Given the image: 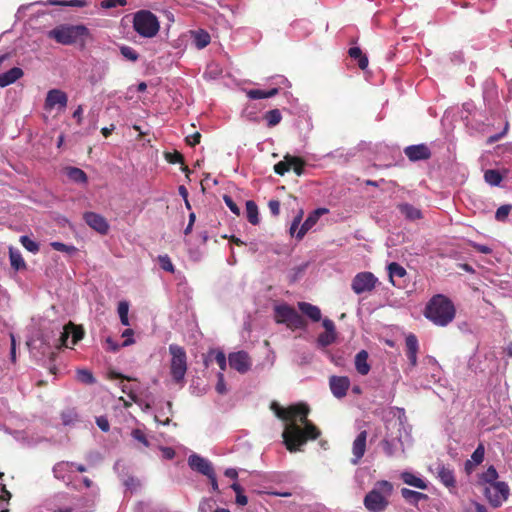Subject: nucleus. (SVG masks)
<instances>
[{
    "label": "nucleus",
    "mask_w": 512,
    "mask_h": 512,
    "mask_svg": "<svg viewBox=\"0 0 512 512\" xmlns=\"http://www.w3.org/2000/svg\"><path fill=\"white\" fill-rule=\"evenodd\" d=\"M310 408L305 403L290 405L287 408L277 406L276 416L288 423L282 433L286 449L291 452L301 451L310 440H316L320 435V429L308 419Z\"/></svg>",
    "instance_id": "f257e3e1"
},
{
    "label": "nucleus",
    "mask_w": 512,
    "mask_h": 512,
    "mask_svg": "<svg viewBox=\"0 0 512 512\" xmlns=\"http://www.w3.org/2000/svg\"><path fill=\"white\" fill-rule=\"evenodd\" d=\"M424 316L433 324L445 327L454 320L456 308L447 296L436 294L427 302Z\"/></svg>",
    "instance_id": "f03ea898"
},
{
    "label": "nucleus",
    "mask_w": 512,
    "mask_h": 512,
    "mask_svg": "<svg viewBox=\"0 0 512 512\" xmlns=\"http://www.w3.org/2000/svg\"><path fill=\"white\" fill-rule=\"evenodd\" d=\"M47 36L61 45H77L84 49L91 33L83 24H60L48 31Z\"/></svg>",
    "instance_id": "7ed1b4c3"
},
{
    "label": "nucleus",
    "mask_w": 512,
    "mask_h": 512,
    "mask_svg": "<svg viewBox=\"0 0 512 512\" xmlns=\"http://www.w3.org/2000/svg\"><path fill=\"white\" fill-rule=\"evenodd\" d=\"M394 490L393 484L387 480L377 481L373 489L366 494L364 505L371 512H382L388 505V498Z\"/></svg>",
    "instance_id": "20e7f679"
},
{
    "label": "nucleus",
    "mask_w": 512,
    "mask_h": 512,
    "mask_svg": "<svg viewBox=\"0 0 512 512\" xmlns=\"http://www.w3.org/2000/svg\"><path fill=\"white\" fill-rule=\"evenodd\" d=\"M132 23L133 29L144 38H153L160 30L157 16L149 10H139L134 13Z\"/></svg>",
    "instance_id": "39448f33"
},
{
    "label": "nucleus",
    "mask_w": 512,
    "mask_h": 512,
    "mask_svg": "<svg viewBox=\"0 0 512 512\" xmlns=\"http://www.w3.org/2000/svg\"><path fill=\"white\" fill-rule=\"evenodd\" d=\"M276 323L285 324L291 330L304 329L306 320L290 305L281 304L274 308Z\"/></svg>",
    "instance_id": "423d86ee"
},
{
    "label": "nucleus",
    "mask_w": 512,
    "mask_h": 512,
    "mask_svg": "<svg viewBox=\"0 0 512 512\" xmlns=\"http://www.w3.org/2000/svg\"><path fill=\"white\" fill-rule=\"evenodd\" d=\"M169 353L171 354L170 373L176 383L184 380L187 371V355L183 347L177 344L169 346Z\"/></svg>",
    "instance_id": "0eeeda50"
},
{
    "label": "nucleus",
    "mask_w": 512,
    "mask_h": 512,
    "mask_svg": "<svg viewBox=\"0 0 512 512\" xmlns=\"http://www.w3.org/2000/svg\"><path fill=\"white\" fill-rule=\"evenodd\" d=\"M378 283L377 277L372 272H359L352 279L351 289L357 295L370 293L376 288Z\"/></svg>",
    "instance_id": "6e6552de"
},
{
    "label": "nucleus",
    "mask_w": 512,
    "mask_h": 512,
    "mask_svg": "<svg viewBox=\"0 0 512 512\" xmlns=\"http://www.w3.org/2000/svg\"><path fill=\"white\" fill-rule=\"evenodd\" d=\"M484 494L490 505L498 508L508 499L510 489L506 482L501 481L486 487Z\"/></svg>",
    "instance_id": "1a4fd4ad"
},
{
    "label": "nucleus",
    "mask_w": 512,
    "mask_h": 512,
    "mask_svg": "<svg viewBox=\"0 0 512 512\" xmlns=\"http://www.w3.org/2000/svg\"><path fill=\"white\" fill-rule=\"evenodd\" d=\"M228 361L230 367L241 374L248 372L252 365L251 358L245 351L230 353Z\"/></svg>",
    "instance_id": "9d476101"
},
{
    "label": "nucleus",
    "mask_w": 512,
    "mask_h": 512,
    "mask_svg": "<svg viewBox=\"0 0 512 512\" xmlns=\"http://www.w3.org/2000/svg\"><path fill=\"white\" fill-rule=\"evenodd\" d=\"M85 223L101 235H106L109 232V223L105 217L95 212H85L83 214Z\"/></svg>",
    "instance_id": "9b49d317"
},
{
    "label": "nucleus",
    "mask_w": 512,
    "mask_h": 512,
    "mask_svg": "<svg viewBox=\"0 0 512 512\" xmlns=\"http://www.w3.org/2000/svg\"><path fill=\"white\" fill-rule=\"evenodd\" d=\"M68 103L67 94L60 89H51L48 91L44 103V108L47 111H51L56 105L61 109L66 108Z\"/></svg>",
    "instance_id": "f8f14e48"
},
{
    "label": "nucleus",
    "mask_w": 512,
    "mask_h": 512,
    "mask_svg": "<svg viewBox=\"0 0 512 512\" xmlns=\"http://www.w3.org/2000/svg\"><path fill=\"white\" fill-rule=\"evenodd\" d=\"M329 386L332 394L341 399L346 396L347 391L350 387V380L346 376H331L329 378Z\"/></svg>",
    "instance_id": "ddd939ff"
},
{
    "label": "nucleus",
    "mask_w": 512,
    "mask_h": 512,
    "mask_svg": "<svg viewBox=\"0 0 512 512\" xmlns=\"http://www.w3.org/2000/svg\"><path fill=\"white\" fill-rule=\"evenodd\" d=\"M188 464L192 470L197 471L207 477H211L214 472L212 464L207 459L197 454H192L189 456Z\"/></svg>",
    "instance_id": "4468645a"
},
{
    "label": "nucleus",
    "mask_w": 512,
    "mask_h": 512,
    "mask_svg": "<svg viewBox=\"0 0 512 512\" xmlns=\"http://www.w3.org/2000/svg\"><path fill=\"white\" fill-rule=\"evenodd\" d=\"M404 153L410 161L427 160L431 157V151L425 144L411 145L404 149Z\"/></svg>",
    "instance_id": "2eb2a0df"
},
{
    "label": "nucleus",
    "mask_w": 512,
    "mask_h": 512,
    "mask_svg": "<svg viewBox=\"0 0 512 512\" xmlns=\"http://www.w3.org/2000/svg\"><path fill=\"white\" fill-rule=\"evenodd\" d=\"M366 440H367V431H361L357 437L355 438L353 445H352V453H353V459L351 462L353 464H358L359 461L362 459L366 452Z\"/></svg>",
    "instance_id": "dca6fc26"
},
{
    "label": "nucleus",
    "mask_w": 512,
    "mask_h": 512,
    "mask_svg": "<svg viewBox=\"0 0 512 512\" xmlns=\"http://www.w3.org/2000/svg\"><path fill=\"white\" fill-rule=\"evenodd\" d=\"M49 512H75V508L71 505V497L68 494H60L50 503L47 508Z\"/></svg>",
    "instance_id": "f3484780"
},
{
    "label": "nucleus",
    "mask_w": 512,
    "mask_h": 512,
    "mask_svg": "<svg viewBox=\"0 0 512 512\" xmlns=\"http://www.w3.org/2000/svg\"><path fill=\"white\" fill-rule=\"evenodd\" d=\"M406 356L411 367L417 365V354L419 351V343L416 335L410 333L405 338Z\"/></svg>",
    "instance_id": "a211bd4d"
},
{
    "label": "nucleus",
    "mask_w": 512,
    "mask_h": 512,
    "mask_svg": "<svg viewBox=\"0 0 512 512\" xmlns=\"http://www.w3.org/2000/svg\"><path fill=\"white\" fill-rule=\"evenodd\" d=\"M24 72L19 67H13L5 73L0 74V87H6L22 78Z\"/></svg>",
    "instance_id": "6ab92c4d"
},
{
    "label": "nucleus",
    "mask_w": 512,
    "mask_h": 512,
    "mask_svg": "<svg viewBox=\"0 0 512 512\" xmlns=\"http://www.w3.org/2000/svg\"><path fill=\"white\" fill-rule=\"evenodd\" d=\"M438 478L448 488H454L456 485L454 471L449 466L439 465Z\"/></svg>",
    "instance_id": "aec40b11"
},
{
    "label": "nucleus",
    "mask_w": 512,
    "mask_h": 512,
    "mask_svg": "<svg viewBox=\"0 0 512 512\" xmlns=\"http://www.w3.org/2000/svg\"><path fill=\"white\" fill-rule=\"evenodd\" d=\"M397 208L407 220L415 221L423 217L421 210L409 203L398 204Z\"/></svg>",
    "instance_id": "412c9836"
},
{
    "label": "nucleus",
    "mask_w": 512,
    "mask_h": 512,
    "mask_svg": "<svg viewBox=\"0 0 512 512\" xmlns=\"http://www.w3.org/2000/svg\"><path fill=\"white\" fill-rule=\"evenodd\" d=\"M368 357L369 355L366 350L359 351L355 356V368L360 375H367L371 369Z\"/></svg>",
    "instance_id": "4be33fe9"
},
{
    "label": "nucleus",
    "mask_w": 512,
    "mask_h": 512,
    "mask_svg": "<svg viewBox=\"0 0 512 512\" xmlns=\"http://www.w3.org/2000/svg\"><path fill=\"white\" fill-rule=\"evenodd\" d=\"M298 308L303 314H305L314 322H318L321 319V310L315 305H312L308 302H299Z\"/></svg>",
    "instance_id": "5701e85b"
},
{
    "label": "nucleus",
    "mask_w": 512,
    "mask_h": 512,
    "mask_svg": "<svg viewBox=\"0 0 512 512\" xmlns=\"http://www.w3.org/2000/svg\"><path fill=\"white\" fill-rule=\"evenodd\" d=\"M400 477L405 484L415 488L425 490L428 487L427 483L422 478L414 475L411 472H402Z\"/></svg>",
    "instance_id": "b1692460"
},
{
    "label": "nucleus",
    "mask_w": 512,
    "mask_h": 512,
    "mask_svg": "<svg viewBox=\"0 0 512 512\" xmlns=\"http://www.w3.org/2000/svg\"><path fill=\"white\" fill-rule=\"evenodd\" d=\"M401 495L405 499L406 502H408L412 505H417L419 501L428 499V496L426 494L417 492V491H413L408 488H402Z\"/></svg>",
    "instance_id": "393cba45"
},
{
    "label": "nucleus",
    "mask_w": 512,
    "mask_h": 512,
    "mask_svg": "<svg viewBox=\"0 0 512 512\" xmlns=\"http://www.w3.org/2000/svg\"><path fill=\"white\" fill-rule=\"evenodd\" d=\"M9 258L12 268L15 270H22L26 268V263L18 250L14 248H9Z\"/></svg>",
    "instance_id": "a878e982"
},
{
    "label": "nucleus",
    "mask_w": 512,
    "mask_h": 512,
    "mask_svg": "<svg viewBox=\"0 0 512 512\" xmlns=\"http://www.w3.org/2000/svg\"><path fill=\"white\" fill-rule=\"evenodd\" d=\"M348 54L352 59L358 61V66L361 70H365L367 68L368 58L365 54H363L359 47H351L348 51Z\"/></svg>",
    "instance_id": "bb28decb"
},
{
    "label": "nucleus",
    "mask_w": 512,
    "mask_h": 512,
    "mask_svg": "<svg viewBox=\"0 0 512 512\" xmlns=\"http://www.w3.org/2000/svg\"><path fill=\"white\" fill-rule=\"evenodd\" d=\"M279 93L278 88H272L270 90L264 91L260 89H251L247 92V96L250 99L257 100V99H264V98H271Z\"/></svg>",
    "instance_id": "cd10ccee"
},
{
    "label": "nucleus",
    "mask_w": 512,
    "mask_h": 512,
    "mask_svg": "<svg viewBox=\"0 0 512 512\" xmlns=\"http://www.w3.org/2000/svg\"><path fill=\"white\" fill-rule=\"evenodd\" d=\"M259 212H258V206L256 205V203L252 200H248L246 202V216H247V220L252 224V225H257L259 224Z\"/></svg>",
    "instance_id": "c85d7f7f"
},
{
    "label": "nucleus",
    "mask_w": 512,
    "mask_h": 512,
    "mask_svg": "<svg viewBox=\"0 0 512 512\" xmlns=\"http://www.w3.org/2000/svg\"><path fill=\"white\" fill-rule=\"evenodd\" d=\"M388 272H389V279L390 282L396 286V283L394 281L395 277H404L406 275V270L404 267H402L400 264L396 262H392L388 265Z\"/></svg>",
    "instance_id": "c756f323"
},
{
    "label": "nucleus",
    "mask_w": 512,
    "mask_h": 512,
    "mask_svg": "<svg viewBox=\"0 0 512 512\" xmlns=\"http://www.w3.org/2000/svg\"><path fill=\"white\" fill-rule=\"evenodd\" d=\"M71 328H74V323L69 322L63 327L62 331L59 332L57 348L69 347L68 340L70 338Z\"/></svg>",
    "instance_id": "7c9ffc66"
},
{
    "label": "nucleus",
    "mask_w": 512,
    "mask_h": 512,
    "mask_svg": "<svg viewBox=\"0 0 512 512\" xmlns=\"http://www.w3.org/2000/svg\"><path fill=\"white\" fill-rule=\"evenodd\" d=\"M164 157H165L166 161L171 164H176V163L182 164L183 165L182 170L184 172H186V173L190 172L189 168L184 164V157L180 152H178L176 150L174 152H165Z\"/></svg>",
    "instance_id": "2f4dec72"
},
{
    "label": "nucleus",
    "mask_w": 512,
    "mask_h": 512,
    "mask_svg": "<svg viewBox=\"0 0 512 512\" xmlns=\"http://www.w3.org/2000/svg\"><path fill=\"white\" fill-rule=\"evenodd\" d=\"M317 221L318 219L311 212L298 230L296 234L297 239H302L305 234L317 223Z\"/></svg>",
    "instance_id": "473e14b6"
},
{
    "label": "nucleus",
    "mask_w": 512,
    "mask_h": 512,
    "mask_svg": "<svg viewBox=\"0 0 512 512\" xmlns=\"http://www.w3.org/2000/svg\"><path fill=\"white\" fill-rule=\"evenodd\" d=\"M264 119L266 120L268 127H274L281 122L282 115L279 109H272L264 114Z\"/></svg>",
    "instance_id": "72a5a7b5"
},
{
    "label": "nucleus",
    "mask_w": 512,
    "mask_h": 512,
    "mask_svg": "<svg viewBox=\"0 0 512 512\" xmlns=\"http://www.w3.org/2000/svg\"><path fill=\"white\" fill-rule=\"evenodd\" d=\"M67 175L71 180H73L76 183H86L87 182V175L80 168H76V167L68 168Z\"/></svg>",
    "instance_id": "f704fd0d"
},
{
    "label": "nucleus",
    "mask_w": 512,
    "mask_h": 512,
    "mask_svg": "<svg viewBox=\"0 0 512 512\" xmlns=\"http://www.w3.org/2000/svg\"><path fill=\"white\" fill-rule=\"evenodd\" d=\"M484 179L488 184L498 186L502 182L503 177L498 170L489 169L485 171Z\"/></svg>",
    "instance_id": "c9c22d12"
},
{
    "label": "nucleus",
    "mask_w": 512,
    "mask_h": 512,
    "mask_svg": "<svg viewBox=\"0 0 512 512\" xmlns=\"http://www.w3.org/2000/svg\"><path fill=\"white\" fill-rule=\"evenodd\" d=\"M210 40V35L204 30H200L194 34V43L198 49L205 48L210 43Z\"/></svg>",
    "instance_id": "e433bc0d"
},
{
    "label": "nucleus",
    "mask_w": 512,
    "mask_h": 512,
    "mask_svg": "<svg viewBox=\"0 0 512 512\" xmlns=\"http://www.w3.org/2000/svg\"><path fill=\"white\" fill-rule=\"evenodd\" d=\"M498 478V472L495 469L494 466H489L485 472H483L480 476V481L483 483H488L490 485H493L494 483H497L496 481Z\"/></svg>",
    "instance_id": "4c0bfd02"
},
{
    "label": "nucleus",
    "mask_w": 512,
    "mask_h": 512,
    "mask_svg": "<svg viewBox=\"0 0 512 512\" xmlns=\"http://www.w3.org/2000/svg\"><path fill=\"white\" fill-rule=\"evenodd\" d=\"M291 170L290 155L284 156L283 160L274 165V171L276 174L283 176L286 172Z\"/></svg>",
    "instance_id": "58836bf2"
},
{
    "label": "nucleus",
    "mask_w": 512,
    "mask_h": 512,
    "mask_svg": "<svg viewBox=\"0 0 512 512\" xmlns=\"http://www.w3.org/2000/svg\"><path fill=\"white\" fill-rule=\"evenodd\" d=\"M11 497L12 495L10 491H8L6 486L2 484L0 487V512H9V509L6 506L8 505Z\"/></svg>",
    "instance_id": "ea45409f"
},
{
    "label": "nucleus",
    "mask_w": 512,
    "mask_h": 512,
    "mask_svg": "<svg viewBox=\"0 0 512 512\" xmlns=\"http://www.w3.org/2000/svg\"><path fill=\"white\" fill-rule=\"evenodd\" d=\"M73 465H74L73 462H64V461H62V462L57 463L53 467L54 476L57 479L64 480L65 479L64 473L68 470L69 467H72Z\"/></svg>",
    "instance_id": "a19ab883"
},
{
    "label": "nucleus",
    "mask_w": 512,
    "mask_h": 512,
    "mask_svg": "<svg viewBox=\"0 0 512 512\" xmlns=\"http://www.w3.org/2000/svg\"><path fill=\"white\" fill-rule=\"evenodd\" d=\"M291 169L296 173V175L301 176L304 173V167L306 162L297 156L290 155Z\"/></svg>",
    "instance_id": "79ce46f5"
},
{
    "label": "nucleus",
    "mask_w": 512,
    "mask_h": 512,
    "mask_svg": "<svg viewBox=\"0 0 512 512\" xmlns=\"http://www.w3.org/2000/svg\"><path fill=\"white\" fill-rule=\"evenodd\" d=\"M128 312H129V304L126 301H121L118 304V314L120 317V321L122 325L129 326V318H128Z\"/></svg>",
    "instance_id": "37998d69"
},
{
    "label": "nucleus",
    "mask_w": 512,
    "mask_h": 512,
    "mask_svg": "<svg viewBox=\"0 0 512 512\" xmlns=\"http://www.w3.org/2000/svg\"><path fill=\"white\" fill-rule=\"evenodd\" d=\"M336 339V333H331V332H323L321 334H319L318 336V344L322 347H326V346H329L331 345Z\"/></svg>",
    "instance_id": "c03bdc74"
},
{
    "label": "nucleus",
    "mask_w": 512,
    "mask_h": 512,
    "mask_svg": "<svg viewBox=\"0 0 512 512\" xmlns=\"http://www.w3.org/2000/svg\"><path fill=\"white\" fill-rule=\"evenodd\" d=\"M158 262L160 264V267L167 272L174 273L175 267L171 261V258L167 255H159L158 256Z\"/></svg>",
    "instance_id": "a18cd8bd"
},
{
    "label": "nucleus",
    "mask_w": 512,
    "mask_h": 512,
    "mask_svg": "<svg viewBox=\"0 0 512 512\" xmlns=\"http://www.w3.org/2000/svg\"><path fill=\"white\" fill-rule=\"evenodd\" d=\"M512 210V205L506 204L500 206L495 213V219L499 222H504L508 218L510 212Z\"/></svg>",
    "instance_id": "49530a36"
},
{
    "label": "nucleus",
    "mask_w": 512,
    "mask_h": 512,
    "mask_svg": "<svg viewBox=\"0 0 512 512\" xmlns=\"http://www.w3.org/2000/svg\"><path fill=\"white\" fill-rule=\"evenodd\" d=\"M231 488L236 493V503L245 506L248 503V498L243 494V488L238 483H233Z\"/></svg>",
    "instance_id": "de8ad7c7"
},
{
    "label": "nucleus",
    "mask_w": 512,
    "mask_h": 512,
    "mask_svg": "<svg viewBox=\"0 0 512 512\" xmlns=\"http://www.w3.org/2000/svg\"><path fill=\"white\" fill-rule=\"evenodd\" d=\"M121 55L129 61L135 62L139 58V54L135 49L130 46H122L120 47Z\"/></svg>",
    "instance_id": "09e8293b"
},
{
    "label": "nucleus",
    "mask_w": 512,
    "mask_h": 512,
    "mask_svg": "<svg viewBox=\"0 0 512 512\" xmlns=\"http://www.w3.org/2000/svg\"><path fill=\"white\" fill-rule=\"evenodd\" d=\"M20 242L25 249L32 253H37L39 251L38 243H36L26 235L20 237Z\"/></svg>",
    "instance_id": "8fccbe9b"
},
{
    "label": "nucleus",
    "mask_w": 512,
    "mask_h": 512,
    "mask_svg": "<svg viewBox=\"0 0 512 512\" xmlns=\"http://www.w3.org/2000/svg\"><path fill=\"white\" fill-rule=\"evenodd\" d=\"M485 455V448L482 443H480L477 448L474 450V452L471 455V461L474 463V465H479L483 462Z\"/></svg>",
    "instance_id": "3c124183"
},
{
    "label": "nucleus",
    "mask_w": 512,
    "mask_h": 512,
    "mask_svg": "<svg viewBox=\"0 0 512 512\" xmlns=\"http://www.w3.org/2000/svg\"><path fill=\"white\" fill-rule=\"evenodd\" d=\"M77 379L84 384H93L96 381L93 374L86 369L77 371Z\"/></svg>",
    "instance_id": "603ef678"
},
{
    "label": "nucleus",
    "mask_w": 512,
    "mask_h": 512,
    "mask_svg": "<svg viewBox=\"0 0 512 512\" xmlns=\"http://www.w3.org/2000/svg\"><path fill=\"white\" fill-rule=\"evenodd\" d=\"M51 247L56 250V251H59V252H65L67 254H73L76 252V247L73 246V245H67V244H64L62 242H51Z\"/></svg>",
    "instance_id": "864d4df0"
},
{
    "label": "nucleus",
    "mask_w": 512,
    "mask_h": 512,
    "mask_svg": "<svg viewBox=\"0 0 512 512\" xmlns=\"http://www.w3.org/2000/svg\"><path fill=\"white\" fill-rule=\"evenodd\" d=\"M49 2L54 5L71 6V7H84L86 5L85 0H70V1L49 0Z\"/></svg>",
    "instance_id": "5fc2aeb1"
},
{
    "label": "nucleus",
    "mask_w": 512,
    "mask_h": 512,
    "mask_svg": "<svg viewBox=\"0 0 512 512\" xmlns=\"http://www.w3.org/2000/svg\"><path fill=\"white\" fill-rule=\"evenodd\" d=\"M71 345L77 344L84 337V330L81 326H76L74 324V328H71Z\"/></svg>",
    "instance_id": "6e6d98bb"
},
{
    "label": "nucleus",
    "mask_w": 512,
    "mask_h": 512,
    "mask_svg": "<svg viewBox=\"0 0 512 512\" xmlns=\"http://www.w3.org/2000/svg\"><path fill=\"white\" fill-rule=\"evenodd\" d=\"M381 446L386 456L393 457L395 455V445L391 441L384 439L381 442Z\"/></svg>",
    "instance_id": "4d7b16f0"
},
{
    "label": "nucleus",
    "mask_w": 512,
    "mask_h": 512,
    "mask_svg": "<svg viewBox=\"0 0 512 512\" xmlns=\"http://www.w3.org/2000/svg\"><path fill=\"white\" fill-rule=\"evenodd\" d=\"M127 0H103L101 1V7L105 9L115 8L117 6H125Z\"/></svg>",
    "instance_id": "13d9d810"
},
{
    "label": "nucleus",
    "mask_w": 512,
    "mask_h": 512,
    "mask_svg": "<svg viewBox=\"0 0 512 512\" xmlns=\"http://www.w3.org/2000/svg\"><path fill=\"white\" fill-rule=\"evenodd\" d=\"M215 362L218 364L221 371H225L227 367L226 356L222 351H217L214 357Z\"/></svg>",
    "instance_id": "bf43d9fd"
},
{
    "label": "nucleus",
    "mask_w": 512,
    "mask_h": 512,
    "mask_svg": "<svg viewBox=\"0 0 512 512\" xmlns=\"http://www.w3.org/2000/svg\"><path fill=\"white\" fill-rule=\"evenodd\" d=\"M468 245L470 247H472L473 249H475L477 252L479 253H482V254H490L492 253V249L486 245H482V244H478L474 241H471L469 240L468 242Z\"/></svg>",
    "instance_id": "052dcab7"
},
{
    "label": "nucleus",
    "mask_w": 512,
    "mask_h": 512,
    "mask_svg": "<svg viewBox=\"0 0 512 512\" xmlns=\"http://www.w3.org/2000/svg\"><path fill=\"white\" fill-rule=\"evenodd\" d=\"M223 200H224L225 204L227 205V207L231 210L232 213H234L237 216L240 215L239 207L237 206V204L233 201V199L230 196L224 195Z\"/></svg>",
    "instance_id": "680f3d73"
},
{
    "label": "nucleus",
    "mask_w": 512,
    "mask_h": 512,
    "mask_svg": "<svg viewBox=\"0 0 512 512\" xmlns=\"http://www.w3.org/2000/svg\"><path fill=\"white\" fill-rule=\"evenodd\" d=\"M132 437H133L135 440H137V441H139V442L143 443L146 447H148V446H149V441H148V439H147L146 435L144 434V432H143L142 430H140V429H134V430L132 431Z\"/></svg>",
    "instance_id": "e2e57ef3"
},
{
    "label": "nucleus",
    "mask_w": 512,
    "mask_h": 512,
    "mask_svg": "<svg viewBox=\"0 0 512 512\" xmlns=\"http://www.w3.org/2000/svg\"><path fill=\"white\" fill-rule=\"evenodd\" d=\"M200 140H201V134H200L199 132H195V133H193V134H191V135H188V136L185 138L186 143H187L189 146H191V147H193V146H195V145L199 144V143H200Z\"/></svg>",
    "instance_id": "0e129e2a"
},
{
    "label": "nucleus",
    "mask_w": 512,
    "mask_h": 512,
    "mask_svg": "<svg viewBox=\"0 0 512 512\" xmlns=\"http://www.w3.org/2000/svg\"><path fill=\"white\" fill-rule=\"evenodd\" d=\"M217 377H218V382L216 384V391L219 394H225L227 390H226L223 373L222 372L218 373Z\"/></svg>",
    "instance_id": "69168bd1"
},
{
    "label": "nucleus",
    "mask_w": 512,
    "mask_h": 512,
    "mask_svg": "<svg viewBox=\"0 0 512 512\" xmlns=\"http://www.w3.org/2000/svg\"><path fill=\"white\" fill-rule=\"evenodd\" d=\"M268 207L273 216H278L280 213V202L278 200H270L268 202Z\"/></svg>",
    "instance_id": "338daca9"
},
{
    "label": "nucleus",
    "mask_w": 512,
    "mask_h": 512,
    "mask_svg": "<svg viewBox=\"0 0 512 512\" xmlns=\"http://www.w3.org/2000/svg\"><path fill=\"white\" fill-rule=\"evenodd\" d=\"M96 424L102 431H104V432L109 431L110 425H109V421L106 417H104V416L97 417Z\"/></svg>",
    "instance_id": "774afa93"
}]
</instances>
